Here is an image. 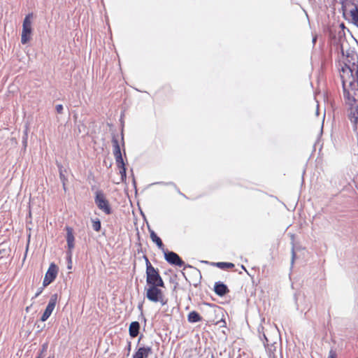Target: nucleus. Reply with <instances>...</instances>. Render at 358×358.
Instances as JSON below:
<instances>
[{
    "mask_svg": "<svg viewBox=\"0 0 358 358\" xmlns=\"http://www.w3.org/2000/svg\"><path fill=\"white\" fill-rule=\"evenodd\" d=\"M140 324L137 321L132 322L129 327V334L131 338L136 337L139 334Z\"/></svg>",
    "mask_w": 358,
    "mask_h": 358,
    "instance_id": "obj_13",
    "label": "nucleus"
},
{
    "mask_svg": "<svg viewBox=\"0 0 358 358\" xmlns=\"http://www.w3.org/2000/svg\"><path fill=\"white\" fill-rule=\"evenodd\" d=\"M65 229L66 231V242H67V247H68V252L67 254H69V258L71 261V256L72 255V250L74 248V235H73V229L71 227L66 226L65 227Z\"/></svg>",
    "mask_w": 358,
    "mask_h": 358,
    "instance_id": "obj_8",
    "label": "nucleus"
},
{
    "mask_svg": "<svg viewBox=\"0 0 358 358\" xmlns=\"http://www.w3.org/2000/svg\"><path fill=\"white\" fill-rule=\"evenodd\" d=\"M162 252L164 253L165 260L169 264L173 265V266H178L180 267L184 266V269H185V268H187V267H190V268L192 267L190 265H185V262L182 261V259L180 257V256L177 253H176L173 251H169L167 249H165Z\"/></svg>",
    "mask_w": 358,
    "mask_h": 358,
    "instance_id": "obj_4",
    "label": "nucleus"
},
{
    "mask_svg": "<svg viewBox=\"0 0 358 358\" xmlns=\"http://www.w3.org/2000/svg\"><path fill=\"white\" fill-rule=\"evenodd\" d=\"M1 254V251L0 250V255Z\"/></svg>",
    "mask_w": 358,
    "mask_h": 358,
    "instance_id": "obj_45",
    "label": "nucleus"
},
{
    "mask_svg": "<svg viewBox=\"0 0 358 358\" xmlns=\"http://www.w3.org/2000/svg\"><path fill=\"white\" fill-rule=\"evenodd\" d=\"M112 143H113V151H115V150L119 151L120 150H121L118 140L116 138L115 136L113 137Z\"/></svg>",
    "mask_w": 358,
    "mask_h": 358,
    "instance_id": "obj_22",
    "label": "nucleus"
},
{
    "mask_svg": "<svg viewBox=\"0 0 358 358\" xmlns=\"http://www.w3.org/2000/svg\"><path fill=\"white\" fill-rule=\"evenodd\" d=\"M57 168L59 173V178L63 185V189L66 192V182L68 180L67 177L65 176L64 172H66V169L63 167V166L61 164H57Z\"/></svg>",
    "mask_w": 358,
    "mask_h": 358,
    "instance_id": "obj_14",
    "label": "nucleus"
},
{
    "mask_svg": "<svg viewBox=\"0 0 358 358\" xmlns=\"http://www.w3.org/2000/svg\"><path fill=\"white\" fill-rule=\"evenodd\" d=\"M159 285L149 286L146 289V298L152 302L157 303L159 301V296L163 294Z\"/></svg>",
    "mask_w": 358,
    "mask_h": 358,
    "instance_id": "obj_5",
    "label": "nucleus"
},
{
    "mask_svg": "<svg viewBox=\"0 0 358 358\" xmlns=\"http://www.w3.org/2000/svg\"><path fill=\"white\" fill-rule=\"evenodd\" d=\"M152 354V348L149 346H142L138 348L133 358H148Z\"/></svg>",
    "mask_w": 358,
    "mask_h": 358,
    "instance_id": "obj_11",
    "label": "nucleus"
},
{
    "mask_svg": "<svg viewBox=\"0 0 358 358\" xmlns=\"http://www.w3.org/2000/svg\"><path fill=\"white\" fill-rule=\"evenodd\" d=\"M57 298H58V296H57V294H54L51 295L49 302L48 303V306H46L45 311L43 312V313L41 317V320L42 322H45L49 318V317L51 315L52 311L54 310V309L55 308Z\"/></svg>",
    "mask_w": 358,
    "mask_h": 358,
    "instance_id": "obj_7",
    "label": "nucleus"
},
{
    "mask_svg": "<svg viewBox=\"0 0 358 358\" xmlns=\"http://www.w3.org/2000/svg\"><path fill=\"white\" fill-rule=\"evenodd\" d=\"M214 265L220 269H227L234 267V264L230 262H220L214 263Z\"/></svg>",
    "mask_w": 358,
    "mask_h": 358,
    "instance_id": "obj_16",
    "label": "nucleus"
},
{
    "mask_svg": "<svg viewBox=\"0 0 358 358\" xmlns=\"http://www.w3.org/2000/svg\"><path fill=\"white\" fill-rule=\"evenodd\" d=\"M33 17V13L27 14L22 24V31L21 34V43L24 45L27 43L31 39V34L32 31L31 19Z\"/></svg>",
    "mask_w": 358,
    "mask_h": 358,
    "instance_id": "obj_3",
    "label": "nucleus"
},
{
    "mask_svg": "<svg viewBox=\"0 0 358 358\" xmlns=\"http://www.w3.org/2000/svg\"><path fill=\"white\" fill-rule=\"evenodd\" d=\"M120 174L121 176V182H124L127 180V169L126 166L120 167Z\"/></svg>",
    "mask_w": 358,
    "mask_h": 358,
    "instance_id": "obj_21",
    "label": "nucleus"
},
{
    "mask_svg": "<svg viewBox=\"0 0 358 358\" xmlns=\"http://www.w3.org/2000/svg\"><path fill=\"white\" fill-rule=\"evenodd\" d=\"M58 273V267L55 263H51L45 273L43 283V287H47L52 283L57 278Z\"/></svg>",
    "mask_w": 358,
    "mask_h": 358,
    "instance_id": "obj_6",
    "label": "nucleus"
},
{
    "mask_svg": "<svg viewBox=\"0 0 358 358\" xmlns=\"http://www.w3.org/2000/svg\"><path fill=\"white\" fill-rule=\"evenodd\" d=\"M43 289H44L43 285L42 287H39V288L38 289V290H37L36 293V294H35V295L32 297V299H31L33 300V299H36V298H37V297H38V296H39V295L43 292Z\"/></svg>",
    "mask_w": 358,
    "mask_h": 358,
    "instance_id": "obj_26",
    "label": "nucleus"
},
{
    "mask_svg": "<svg viewBox=\"0 0 358 358\" xmlns=\"http://www.w3.org/2000/svg\"><path fill=\"white\" fill-rule=\"evenodd\" d=\"M259 338L263 342V345H264V348H266L268 345V340L266 336L265 335V334H263L262 336L260 335Z\"/></svg>",
    "mask_w": 358,
    "mask_h": 358,
    "instance_id": "obj_23",
    "label": "nucleus"
},
{
    "mask_svg": "<svg viewBox=\"0 0 358 358\" xmlns=\"http://www.w3.org/2000/svg\"><path fill=\"white\" fill-rule=\"evenodd\" d=\"M146 266V282L148 286L159 285L164 287V282L162 280L159 270L155 268L149 261L146 255L143 256Z\"/></svg>",
    "mask_w": 358,
    "mask_h": 358,
    "instance_id": "obj_1",
    "label": "nucleus"
},
{
    "mask_svg": "<svg viewBox=\"0 0 358 358\" xmlns=\"http://www.w3.org/2000/svg\"><path fill=\"white\" fill-rule=\"evenodd\" d=\"M121 141H122V146H124V134H123V131H122V132H121Z\"/></svg>",
    "mask_w": 358,
    "mask_h": 358,
    "instance_id": "obj_35",
    "label": "nucleus"
},
{
    "mask_svg": "<svg viewBox=\"0 0 358 358\" xmlns=\"http://www.w3.org/2000/svg\"><path fill=\"white\" fill-rule=\"evenodd\" d=\"M115 159L116 164L118 168L125 166V164H124V159L122 157V155H121L120 156H119V155L115 156Z\"/></svg>",
    "mask_w": 358,
    "mask_h": 358,
    "instance_id": "obj_20",
    "label": "nucleus"
},
{
    "mask_svg": "<svg viewBox=\"0 0 358 358\" xmlns=\"http://www.w3.org/2000/svg\"><path fill=\"white\" fill-rule=\"evenodd\" d=\"M158 302H159L162 306H164L166 304H167V302H168V299H166L164 296V294H162L160 296H159V301H158Z\"/></svg>",
    "mask_w": 358,
    "mask_h": 358,
    "instance_id": "obj_24",
    "label": "nucleus"
},
{
    "mask_svg": "<svg viewBox=\"0 0 358 358\" xmlns=\"http://www.w3.org/2000/svg\"><path fill=\"white\" fill-rule=\"evenodd\" d=\"M133 182H134V186H135V185H136V181H135V180H134H134H133Z\"/></svg>",
    "mask_w": 358,
    "mask_h": 358,
    "instance_id": "obj_42",
    "label": "nucleus"
},
{
    "mask_svg": "<svg viewBox=\"0 0 358 358\" xmlns=\"http://www.w3.org/2000/svg\"><path fill=\"white\" fill-rule=\"evenodd\" d=\"M67 259H68V266H67V268L69 269H71L72 268V262L71 261V264H70V260H69V254H67Z\"/></svg>",
    "mask_w": 358,
    "mask_h": 358,
    "instance_id": "obj_34",
    "label": "nucleus"
},
{
    "mask_svg": "<svg viewBox=\"0 0 358 358\" xmlns=\"http://www.w3.org/2000/svg\"><path fill=\"white\" fill-rule=\"evenodd\" d=\"M113 155H114V157L118 156V155L120 156L122 155L121 150H120L119 151L118 150L113 151Z\"/></svg>",
    "mask_w": 358,
    "mask_h": 358,
    "instance_id": "obj_33",
    "label": "nucleus"
},
{
    "mask_svg": "<svg viewBox=\"0 0 358 358\" xmlns=\"http://www.w3.org/2000/svg\"><path fill=\"white\" fill-rule=\"evenodd\" d=\"M352 101H353L354 102H355V101H356L355 98H354V97H353V98H352Z\"/></svg>",
    "mask_w": 358,
    "mask_h": 358,
    "instance_id": "obj_43",
    "label": "nucleus"
},
{
    "mask_svg": "<svg viewBox=\"0 0 358 358\" xmlns=\"http://www.w3.org/2000/svg\"><path fill=\"white\" fill-rule=\"evenodd\" d=\"M336 357H337V355H336V351L332 349L330 350L328 358H336Z\"/></svg>",
    "mask_w": 358,
    "mask_h": 358,
    "instance_id": "obj_30",
    "label": "nucleus"
},
{
    "mask_svg": "<svg viewBox=\"0 0 358 358\" xmlns=\"http://www.w3.org/2000/svg\"><path fill=\"white\" fill-rule=\"evenodd\" d=\"M155 184H161V185H173V186L176 187L175 183L173 182H156Z\"/></svg>",
    "mask_w": 358,
    "mask_h": 358,
    "instance_id": "obj_32",
    "label": "nucleus"
},
{
    "mask_svg": "<svg viewBox=\"0 0 358 358\" xmlns=\"http://www.w3.org/2000/svg\"><path fill=\"white\" fill-rule=\"evenodd\" d=\"M355 113H357V114L358 115V105L355 108V111L353 113V115L354 116L355 115Z\"/></svg>",
    "mask_w": 358,
    "mask_h": 358,
    "instance_id": "obj_36",
    "label": "nucleus"
},
{
    "mask_svg": "<svg viewBox=\"0 0 358 358\" xmlns=\"http://www.w3.org/2000/svg\"><path fill=\"white\" fill-rule=\"evenodd\" d=\"M352 76L351 80L349 84L352 90L358 91V66L353 64L352 68L348 66Z\"/></svg>",
    "mask_w": 358,
    "mask_h": 358,
    "instance_id": "obj_9",
    "label": "nucleus"
},
{
    "mask_svg": "<svg viewBox=\"0 0 358 358\" xmlns=\"http://www.w3.org/2000/svg\"><path fill=\"white\" fill-rule=\"evenodd\" d=\"M350 15L354 24L358 27V8L355 7V9L351 10Z\"/></svg>",
    "mask_w": 358,
    "mask_h": 358,
    "instance_id": "obj_19",
    "label": "nucleus"
},
{
    "mask_svg": "<svg viewBox=\"0 0 358 358\" xmlns=\"http://www.w3.org/2000/svg\"><path fill=\"white\" fill-rule=\"evenodd\" d=\"M214 292L219 296H224L229 292V289L227 285L221 281L215 282Z\"/></svg>",
    "mask_w": 358,
    "mask_h": 358,
    "instance_id": "obj_10",
    "label": "nucleus"
},
{
    "mask_svg": "<svg viewBox=\"0 0 358 358\" xmlns=\"http://www.w3.org/2000/svg\"><path fill=\"white\" fill-rule=\"evenodd\" d=\"M48 358H50V357H48Z\"/></svg>",
    "mask_w": 358,
    "mask_h": 358,
    "instance_id": "obj_46",
    "label": "nucleus"
},
{
    "mask_svg": "<svg viewBox=\"0 0 358 358\" xmlns=\"http://www.w3.org/2000/svg\"><path fill=\"white\" fill-rule=\"evenodd\" d=\"M55 109L57 113L62 114L63 113V106L62 104H57L55 106Z\"/></svg>",
    "mask_w": 358,
    "mask_h": 358,
    "instance_id": "obj_28",
    "label": "nucleus"
},
{
    "mask_svg": "<svg viewBox=\"0 0 358 358\" xmlns=\"http://www.w3.org/2000/svg\"><path fill=\"white\" fill-rule=\"evenodd\" d=\"M316 40H317V38H316V37H314V38H313V43H315V41H316Z\"/></svg>",
    "mask_w": 358,
    "mask_h": 358,
    "instance_id": "obj_38",
    "label": "nucleus"
},
{
    "mask_svg": "<svg viewBox=\"0 0 358 358\" xmlns=\"http://www.w3.org/2000/svg\"><path fill=\"white\" fill-rule=\"evenodd\" d=\"M241 268H242V269H243V270H245V271H247V270H246L245 267L243 265H242V266H241Z\"/></svg>",
    "mask_w": 358,
    "mask_h": 358,
    "instance_id": "obj_39",
    "label": "nucleus"
},
{
    "mask_svg": "<svg viewBox=\"0 0 358 358\" xmlns=\"http://www.w3.org/2000/svg\"><path fill=\"white\" fill-rule=\"evenodd\" d=\"M138 309L141 311V317L143 319V320L145 322H146V319L144 317L143 313V303H139L138 305Z\"/></svg>",
    "mask_w": 358,
    "mask_h": 358,
    "instance_id": "obj_29",
    "label": "nucleus"
},
{
    "mask_svg": "<svg viewBox=\"0 0 358 358\" xmlns=\"http://www.w3.org/2000/svg\"><path fill=\"white\" fill-rule=\"evenodd\" d=\"M94 202L98 208L102 210L106 215H110L113 213L109 201L106 199L104 193L101 190H97L96 192Z\"/></svg>",
    "mask_w": 358,
    "mask_h": 358,
    "instance_id": "obj_2",
    "label": "nucleus"
},
{
    "mask_svg": "<svg viewBox=\"0 0 358 358\" xmlns=\"http://www.w3.org/2000/svg\"><path fill=\"white\" fill-rule=\"evenodd\" d=\"M343 94H344V97L345 98H347L348 99H350V94L348 91L346 90L345 87V82L343 81Z\"/></svg>",
    "mask_w": 358,
    "mask_h": 358,
    "instance_id": "obj_25",
    "label": "nucleus"
},
{
    "mask_svg": "<svg viewBox=\"0 0 358 358\" xmlns=\"http://www.w3.org/2000/svg\"><path fill=\"white\" fill-rule=\"evenodd\" d=\"M295 257H296V253H295V251H294V247L293 245L292 248V261H291L292 264H294Z\"/></svg>",
    "mask_w": 358,
    "mask_h": 358,
    "instance_id": "obj_31",
    "label": "nucleus"
},
{
    "mask_svg": "<svg viewBox=\"0 0 358 358\" xmlns=\"http://www.w3.org/2000/svg\"><path fill=\"white\" fill-rule=\"evenodd\" d=\"M48 348V343L45 342L42 344L41 349L38 352V355L36 358H44L45 354L47 352Z\"/></svg>",
    "mask_w": 358,
    "mask_h": 358,
    "instance_id": "obj_17",
    "label": "nucleus"
},
{
    "mask_svg": "<svg viewBox=\"0 0 358 358\" xmlns=\"http://www.w3.org/2000/svg\"><path fill=\"white\" fill-rule=\"evenodd\" d=\"M187 320L190 323H196L202 320L201 316L195 310L191 311L187 315Z\"/></svg>",
    "mask_w": 358,
    "mask_h": 358,
    "instance_id": "obj_15",
    "label": "nucleus"
},
{
    "mask_svg": "<svg viewBox=\"0 0 358 358\" xmlns=\"http://www.w3.org/2000/svg\"><path fill=\"white\" fill-rule=\"evenodd\" d=\"M149 232L151 240L157 245L159 249L162 251L165 250L164 245L162 243V239L157 235V234L149 228Z\"/></svg>",
    "mask_w": 358,
    "mask_h": 358,
    "instance_id": "obj_12",
    "label": "nucleus"
},
{
    "mask_svg": "<svg viewBox=\"0 0 358 358\" xmlns=\"http://www.w3.org/2000/svg\"><path fill=\"white\" fill-rule=\"evenodd\" d=\"M29 307L28 306V307L26 308V311L29 312Z\"/></svg>",
    "mask_w": 358,
    "mask_h": 358,
    "instance_id": "obj_41",
    "label": "nucleus"
},
{
    "mask_svg": "<svg viewBox=\"0 0 358 358\" xmlns=\"http://www.w3.org/2000/svg\"><path fill=\"white\" fill-rule=\"evenodd\" d=\"M272 347H273V345H271V346H269V345H268V347L266 348H265V350L267 352L269 357H271V355L273 354V351L275 350V349H273V350L272 349Z\"/></svg>",
    "mask_w": 358,
    "mask_h": 358,
    "instance_id": "obj_27",
    "label": "nucleus"
},
{
    "mask_svg": "<svg viewBox=\"0 0 358 358\" xmlns=\"http://www.w3.org/2000/svg\"><path fill=\"white\" fill-rule=\"evenodd\" d=\"M178 192L180 194H181V195H182V196H185V195H184V194H182V193L179 189L178 190Z\"/></svg>",
    "mask_w": 358,
    "mask_h": 358,
    "instance_id": "obj_40",
    "label": "nucleus"
},
{
    "mask_svg": "<svg viewBox=\"0 0 358 358\" xmlns=\"http://www.w3.org/2000/svg\"><path fill=\"white\" fill-rule=\"evenodd\" d=\"M127 350H128L129 351H130V350H131V342H128V345H127Z\"/></svg>",
    "mask_w": 358,
    "mask_h": 358,
    "instance_id": "obj_37",
    "label": "nucleus"
},
{
    "mask_svg": "<svg viewBox=\"0 0 358 358\" xmlns=\"http://www.w3.org/2000/svg\"><path fill=\"white\" fill-rule=\"evenodd\" d=\"M92 222L93 229L96 232L100 231L101 229V223L100 220L99 218L92 219Z\"/></svg>",
    "mask_w": 358,
    "mask_h": 358,
    "instance_id": "obj_18",
    "label": "nucleus"
},
{
    "mask_svg": "<svg viewBox=\"0 0 358 358\" xmlns=\"http://www.w3.org/2000/svg\"><path fill=\"white\" fill-rule=\"evenodd\" d=\"M355 117V121H357V119H358V117H357V116H356V117Z\"/></svg>",
    "mask_w": 358,
    "mask_h": 358,
    "instance_id": "obj_44",
    "label": "nucleus"
}]
</instances>
